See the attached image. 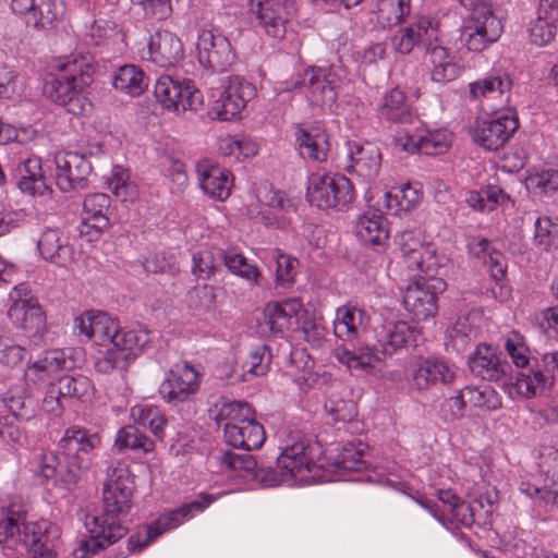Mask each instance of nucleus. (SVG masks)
Here are the masks:
<instances>
[{
    "mask_svg": "<svg viewBox=\"0 0 558 558\" xmlns=\"http://www.w3.org/2000/svg\"><path fill=\"white\" fill-rule=\"evenodd\" d=\"M133 489V476L125 464L118 463L109 469L102 488L104 510L85 515L84 525L88 537L80 541L73 553L75 558H89L126 534L120 517L131 509Z\"/></svg>",
    "mask_w": 558,
    "mask_h": 558,
    "instance_id": "1",
    "label": "nucleus"
},
{
    "mask_svg": "<svg viewBox=\"0 0 558 558\" xmlns=\"http://www.w3.org/2000/svg\"><path fill=\"white\" fill-rule=\"evenodd\" d=\"M322 448L316 441L290 436L279 447L276 466H260L256 482L264 487L304 485L328 480L323 473Z\"/></svg>",
    "mask_w": 558,
    "mask_h": 558,
    "instance_id": "2",
    "label": "nucleus"
},
{
    "mask_svg": "<svg viewBox=\"0 0 558 558\" xmlns=\"http://www.w3.org/2000/svg\"><path fill=\"white\" fill-rule=\"evenodd\" d=\"M93 58L88 53H71L56 59L50 66L45 92L52 101L65 106L93 82Z\"/></svg>",
    "mask_w": 558,
    "mask_h": 558,
    "instance_id": "3",
    "label": "nucleus"
},
{
    "mask_svg": "<svg viewBox=\"0 0 558 558\" xmlns=\"http://www.w3.org/2000/svg\"><path fill=\"white\" fill-rule=\"evenodd\" d=\"M99 445L98 434L77 426L65 430L59 441V450L66 463V473L61 478L66 489L74 487L81 474L92 466L94 450Z\"/></svg>",
    "mask_w": 558,
    "mask_h": 558,
    "instance_id": "4",
    "label": "nucleus"
},
{
    "mask_svg": "<svg viewBox=\"0 0 558 558\" xmlns=\"http://www.w3.org/2000/svg\"><path fill=\"white\" fill-rule=\"evenodd\" d=\"M256 95L255 86L239 75L220 80L219 85L208 89L209 116L222 121L241 114L248 100Z\"/></svg>",
    "mask_w": 558,
    "mask_h": 558,
    "instance_id": "5",
    "label": "nucleus"
},
{
    "mask_svg": "<svg viewBox=\"0 0 558 558\" xmlns=\"http://www.w3.org/2000/svg\"><path fill=\"white\" fill-rule=\"evenodd\" d=\"M150 342V332L144 328L126 329L119 326L111 348L98 357L95 368L102 374L122 369L134 360Z\"/></svg>",
    "mask_w": 558,
    "mask_h": 558,
    "instance_id": "6",
    "label": "nucleus"
},
{
    "mask_svg": "<svg viewBox=\"0 0 558 558\" xmlns=\"http://www.w3.org/2000/svg\"><path fill=\"white\" fill-rule=\"evenodd\" d=\"M396 244L404 265L410 270H420L428 276L439 274L445 257L438 256L436 246L426 242L420 231H401L396 235Z\"/></svg>",
    "mask_w": 558,
    "mask_h": 558,
    "instance_id": "7",
    "label": "nucleus"
},
{
    "mask_svg": "<svg viewBox=\"0 0 558 558\" xmlns=\"http://www.w3.org/2000/svg\"><path fill=\"white\" fill-rule=\"evenodd\" d=\"M154 95L165 110L175 113L197 111L203 106V95L191 80L161 75L156 81Z\"/></svg>",
    "mask_w": 558,
    "mask_h": 558,
    "instance_id": "8",
    "label": "nucleus"
},
{
    "mask_svg": "<svg viewBox=\"0 0 558 558\" xmlns=\"http://www.w3.org/2000/svg\"><path fill=\"white\" fill-rule=\"evenodd\" d=\"M306 197L320 209L347 206L353 199L352 183L340 174L314 173L308 179Z\"/></svg>",
    "mask_w": 558,
    "mask_h": 558,
    "instance_id": "9",
    "label": "nucleus"
},
{
    "mask_svg": "<svg viewBox=\"0 0 558 558\" xmlns=\"http://www.w3.org/2000/svg\"><path fill=\"white\" fill-rule=\"evenodd\" d=\"M430 277L429 280L421 277L411 280L403 292V307L416 322H426L436 316L437 294L446 289L442 279Z\"/></svg>",
    "mask_w": 558,
    "mask_h": 558,
    "instance_id": "10",
    "label": "nucleus"
},
{
    "mask_svg": "<svg viewBox=\"0 0 558 558\" xmlns=\"http://www.w3.org/2000/svg\"><path fill=\"white\" fill-rule=\"evenodd\" d=\"M338 77L330 68L313 66L304 70L291 87L301 88L307 101L317 107H330L337 99Z\"/></svg>",
    "mask_w": 558,
    "mask_h": 558,
    "instance_id": "11",
    "label": "nucleus"
},
{
    "mask_svg": "<svg viewBox=\"0 0 558 558\" xmlns=\"http://www.w3.org/2000/svg\"><path fill=\"white\" fill-rule=\"evenodd\" d=\"M519 126L515 111L507 109L485 120H476L471 130L473 141L486 150H497L510 140Z\"/></svg>",
    "mask_w": 558,
    "mask_h": 558,
    "instance_id": "12",
    "label": "nucleus"
},
{
    "mask_svg": "<svg viewBox=\"0 0 558 558\" xmlns=\"http://www.w3.org/2000/svg\"><path fill=\"white\" fill-rule=\"evenodd\" d=\"M8 317L11 323L31 335L39 333L45 327V314L38 301L31 294L27 284L15 286L9 294Z\"/></svg>",
    "mask_w": 558,
    "mask_h": 558,
    "instance_id": "13",
    "label": "nucleus"
},
{
    "mask_svg": "<svg viewBox=\"0 0 558 558\" xmlns=\"http://www.w3.org/2000/svg\"><path fill=\"white\" fill-rule=\"evenodd\" d=\"M502 34L501 21L492 10H476L464 21L461 40L470 51L481 52Z\"/></svg>",
    "mask_w": 558,
    "mask_h": 558,
    "instance_id": "14",
    "label": "nucleus"
},
{
    "mask_svg": "<svg viewBox=\"0 0 558 558\" xmlns=\"http://www.w3.org/2000/svg\"><path fill=\"white\" fill-rule=\"evenodd\" d=\"M457 377V367L442 357L420 356L409 369L411 387L417 391H427L437 385L450 386Z\"/></svg>",
    "mask_w": 558,
    "mask_h": 558,
    "instance_id": "15",
    "label": "nucleus"
},
{
    "mask_svg": "<svg viewBox=\"0 0 558 558\" xmlns=\"http://www.w3.org/2000/svg\"><path fill=\"white\" fill-rule=\"evenodd\" d=\"M202 373L187 362L175 364L161 383L159 392L172 405L190 401L198 392Z\"/></svg>",
    "mask_w": 558,
    "mask_h": 558,
    "instance_id": "16",
    "label": "nucleus"
},
{
    "mask_svg": "<svg viewBox=\"0 0 558 558\" xmlns=\"http://www.w3.org/2000/svg\"><path fill=\"white\" fill-rule=\"evenodd\" d=\"M257 26L269 37L282 39L294 14L292 0H248Z\"/></svg>",
    "mask_w": 558,
    "mask_h": 558,
    "instance_id": "17",
    "label": "nucleus"
},
{
    "mask_svg": "<svg viewBox=\"0 0 558 558\" xmlns=\"http://www.w3.org/2000/svg\"><path fill=\"white\" fill-rule=\"evenodd\" d=\"M198 62L213 72L228 71L235 61L229 39L213 29H201L197 36Z\"/></svg>",
    "mask_w": 558,
    "mask_h": 558,
    "instance_id": "18",
    "label": "nucleus"
},
{
    "mask_svg": "<svg viewBox=\"0 0 558 558\" xmlns=\"http://www.w3.org/2000/svg\"><path fill=\"white\" fill-rule=\"evenodd\" d=\"M367 446L363 442H347L322 453L323 473L328 481L344 477L347 472H360L367 468L364 460ZM327 482V480H325Z\"/></svg>",
    "mask_w": 558,
    "mask_h": 558,
    "instance_id": "19",
    "label": "nucleus"
},
{
    "mask_svg": "<svg viewBox=\"0 0 558 558\" xmlns=\"http://www.w3.org/2000/svg\"><path fill=\"white\" fill-rule=\"evenodd\" d=\"M73 330L96 345H111L119 331V322L111 315L89 310L74 317Z\"/></svg>",
    "mask_w": 558,
    "mask_h": 558,
    "instance_id": "20",
    "label": "nucleus"
},
{
    "mask_svg": "<svg viewBox=\"0 0 558 558\" xmlns=\"http://www.w3.org/2000/svg\"><path fill=\"white\" fill-rule=\"evenodd\" d=\"M438 37V23L426 15H417L414 21L400 27L391 38L393 49L402 54L410 53L420 45L428 49Z\"/></svg>",
    "mask_w": 558,
    "mask_h": 558,
    "instance_id": "21",
    "label": "nucleus"
},
{
    "mask_svg": "<svg viewBox=\"0 0 558 558\" xmlns=\"http://www.w3.org/2000/svg\"><path fill=\"white\" fill-rule=\"evenodd\" d=\"M56 184L62 192H70L84 186L86 177L90 173L88 160L77 153L59 151L54 156Z\"/></svg>",
    "mask_w": 558,
    "mask_h": 558,
    "instance_id": "22",
    "label": "nucleus"
},
{
    "mask_svg": "<svg viewBox=\"0 0 558 558\" xmlns=\"http://www.w3.org/2000/svg\"><path fill=\"white\" fill-rule=\"evenodd\" d=\"M184 56L180 37L168 29L156 31L148 40V60L160 68L178 64Z\"/></svg>",
    "mask_w": 558,
    "mask_h": 558,
    "instance_id": "23",
    "label": "nucleus"
},
{
    "mask_svg": "<svg viewBox=\"0 0 558 558\" xmlns=\"http://www.w3.org/2000/svg\"><path fill=\"white\" fill-rule=\"evenodd\" d=\"M46 522L45 520L38 522H26L25 512L21 507L10 506L3 512V517L0 519V546L8 548L19 549L25 548L32 551L31 542H26V529L29 525L39 524Z\"/></svg>",
    "mask_w": 558,
    "mask_h": 558,
    "instance_id": "24",
    "label": "nucleus"
},
{
    "mask_svg": "<svg viewBox=\"0 0 558 558\" xmlns=\"http://www.w3.org/2000/svg\"><path fill=\"white\" fill-rule=\"evenodd\" d=\"M39 256L58 267H68L74 259V250L58 228L46 227L36 240Z\"/></svg>",
    "mask_w": 558,
    "mask_h": 558,
    "instance_id": "25",
    "label": "nucleus"
},
{
    "mask_svg": "<svg viewBox=\"0 0 558 558\" xmlns=\"http://www.w3.org/2000/svg\"><path fill=\"white\" fill-rule=\"evenodd\" d=\"M73 361L68 357L64 351H47L43 356L33 362L26 368L24 376L28 383L35 386L46 384L53 385L51 381L57 377L58 372L72 367Z\"/></svg>",
    "mask_w": 558,
    "mask_h": 558,
    "instance_id": "26",
    "label": "nucleus"
},
{
    "mask_svg": "<svg viewBox=\"0 0 558 558\" xmlns=\"http://www.w3.org/2000/svg\"><path fill=\"white\" fill-rule=\"evenodd\" d=\"M196 173L199 187L210 198L225 201L228 198L232 187L231 173L208 159L196 162Z\"/></svg>",
    "mask_w": 558,
    "mask_h": 558,
    "instance_id": "27",
    "label": "nucleus"
},
{
    "mask_svg": "<svg viewBox=\"0 0 558 558\" xmlns=\"http://www.w3.org/2000/svg\"><path fill=\"white\" fill-rule=\"evenodd\" d=\"M110 207V198L104 193L88 194L83 203L84 222L81 233L88 235L89 240L98 239L109 226L107 211Z\"/></svg>",
    "mask_w": 558,
    "mask_h": 558,
    "instance_id": "28",
    "label": "nucleus"
},
{
    "mask_svg": "<svg viewBox=\"0 0 558 558\" xmlns=\"http://www.w3.org/2000/svg\"><path fill=\"white\" fill-rule=\"evenodd\" d=\"M417 335V329L404 320H385L376 329V339L385 355L414 342Z\"/></svg>",
    "mask_w": 558,
    "mask_h": 558,
    "instance_id": "29",
    "label": "nucleus"
},
{
    "mask_svg": "<svg viewBox=\"0 0 558 558\" xmlns=\"http://www.w3.org/2000/svg\"><path fill=\"white\" fill-rule=\"evenodd\" d=\"M227 493L208 494L201 493L194 500L182 505L180 508L170 511L169 513L160 517L156 522L157 531H169L180 526L185 521L191 520L198 512H203L213 502L218 500Z\"/></svg>",
    "mask_w": 558,
    "mask_h": 558,
    "instance_id": "30",
    "label": "nucleus"
},
{
    "mask_svg": "<svg viewBox=\"0 0 558 558\" xmlns=\"http://www.w3.org/2000/svg\"><path fill=\"white\" fill-rule=\"evenodd\" d=\"M471 372L485 380L497 381L507 376L510 366L501 363L495 350L487 344H478L474 353L469 357Z\"/></svg>",
    "mask_w": 558,
    "mask_h": 558,
    "instance_id": "31",
    "label": "nucleus"
},
{
    "mask_svg": "<svg viewBox=\"0 0 558 558\" xmlns=\"http://www.w3.org/2000/svg\"><path fill=\"white\" fill-rule=\"evenodd\" d=\"M19 189L31 196H44L49 192L45 182L41 159L29 156L21 159L14 170Z\"/></svg>",
    "mask_w": 558,
    "mask_h": 558,
    "instance_id": "32",
    "label": "nucleus"
},
{
    "mask_svg": "<svg viewBox=\"0 0 558 558\" xmlns=\"http://www.w3.org/2000/svg\"><path fill=\"white\" fill-rule=\"evenodd\" d=\"M223 436L228 445L246 451L260 448L266 439L264 427L255 417L238 425H225Z\"/></svg>",
    "mask_w": 558,
    "mask_h": 558,
    "instance_id": "33",
    "label": "nucleus"
},
{
    "mask_svg": "<svg viewBox=\"0 0 558 558\" xmlns=\"http://www.w3.org/2000/svg\"><path fill=\"white\" fill-rule=\"evenodd\" d=\"M348 157L351 161L349 168L367 180L374 179L380 169L381 154L371 143L363 145L355 142L349 143Z\"/></svg>",
    "mask_w": 558,
    "mask_h": 558,
    "instance_id": "34",
    "label": "nucleus"
},
{
    "mask_svg": "<svg viewBox=\"0 0 558 558\" xmlns=\"http://www.w3.org/2000/svg\"><path fill=\"white\" fill-rule=\"evenodd\" d=\"M295 143L303 158L317 162L327 160L329 141L322 126L316 125L308 130L299 128L295 132Z\"/></svg>",
    "mask_w": 558,
    "mask_h": 558,
    "instance_id": "35",
    "label": "nucleus"
},
{
    "mask_svg": "<svg viewBox=\"0 0 558 558\" xmlns=\"http://www.w3.org/2000/svg\"><path fill=\"white\" fill-rule=\"evenodd\" d=\"M355 234L366 244L381 245L389 236L387 219L380 211L368 209L357 218Z\"/></svg>",
    "mask_w": 558,
    "mask_h": 558,
    "instance_id": "36",
    "label": "nucleus"
},
{
    "mask_svg": "<svg viewBox=\"0 0 558 558\" xmlns=\"http://www.w3.org/2000/svg\"><path fill=\"white\" fill-rule=\"evenodd\" d=\"M469 253L484 263L489 270L490 277L499 282L506 277V260L504 255L495 250L490 242L482 236H473L468 242Z\"/></svg>",
    "mask_w": 558,
    "mask_h": 558,
    "instance_id": "37",
    "label": "nucleus"
},
{
    "mask_svg": "<svg viewBox=\"0 0 558 558\" xmlns=\"http://www.w3.org/2000/svg\"><path fill=\"white\" fill-rule=\"evenodd\" d=\"M26 542L32 544L29 554L33 558H56L54 539L59 537V529L50 522L29 525L26 529Z\"/></svg>",
    "mask_w": 558,
    "mask_h": 558,
    "instance_id": "38",
    "label": "nucleus"
},
{
    "mask_svg": "<svg viewBox=\"0 0 558 558\" xmlns=\"http://www.w3.org/2000/svg\"><path fill=\"white\" fill-rule=\"evenodd\" d=\"M430 62V78L436 83L453 81L460 72L456 54L442 46H430L427 49Z\"/></svg>",
    "mask_w": 558,
    "mask_h": 558,
    "instance_id": "39",
    "label": "nucleus"
},
{
    "mask_svg": "<svg viewBox=\"0 0 558 558\" xmlns=\"http://www.w3.org/2000/svg\"><path fill=\"white\" fill-rule=\"evenodd\" d=\"M378 109L380 117L391 122L408 124L413 123L415 118L404 93L399 88L388 90L383 96Z\"/></svg>",
    "mask_w": 558,
    "mask_h": 558,
    "instance_id": "40",
    "label": "nucleus"
},
{
    "mask_svg": "<svg viewBox=\"0 0 558 558\" xmlns=\"http://www.w3.org/2000/svg\"><path fill=\"white\" fill-rule=\"evenodd\" d=\"M365 318V312L357 306L351 304L342 305L336 312L333 332L338 338L353 339L357 337Z\"/></svg>",
    "mask_w": 558,
    "mask_h": 558,
    "instance_id": "41",
    "label": "nucleus"
},
{
    "mask_svg": "<svg viewBox=\"0 0 558 558\" xmlns=\"http://www.w3.org/2000/svg\"><path fill=\"white\" fill-rule=\"evenodd\" d=\"M512 86L510 76L506 73H493L470 83V96L474 100L497 99L509 93Z\"/></svg>",
    "mask_w": 558,
    "mask_h": 558,
    "instance_id": "42",
    "label": "nucleus"
},
{
    "mask_svg": "<svg viewBox=\"0 0 558 558\" xmlns=\"http://www.w3.org/2000/svg\"><path fill=\"white\" fill-rule=\"evenodd\" d=\"M1 401L13 416L22 421H31L37 415L36 399L20 387L9 388L3 393Z\"/></svg>",
    "mask_w": 558,
    "mask_h": 558,
    "instance_id": "43",
    "label": "nucleus"
},
{
    "mask_svg": "<svg viewBox=\"0 0 558 558\" xmlns=\"http://www.w3.org/2000/svg\"><path fill=\"white\" fill-rule=\"evenodd\" d=\"M335 356L338 362L345 365L349 369L361 371L366 374L371 373L376 363L380 361L379 354L371 345H362L353 351L345 348H337Z\"/></svg>",
    "mask_w": 558,
    "mask_h": 558,
    "instance_id": "44",
    "label": "nucleus"
},
{
    "mask_svg": "<svg viewBox=\"0 0 558 558\" xmlns=\"http://www.w3.org/2000/svg\"><path fill=\"white\" fill-rule=\"evenodd\" d=\"M255 417L252 407L241 400L221 398L215 404V418L219 425H238Z\"/></svg>",
    "mask_w": 558,
    "mask_h": 558,
    "instance_id": "45",
    "label": "nucleus"
},
{
    "mask_svg": "<svg viewBox=\"0 0 558 558\" xmlns=\"http://www.w3.org/2000/svg\"><path fill=\"white\" fill-rule=\"evenodd\" d=\"M477 338V329L471 323L470 316L459 317L456 323L447 329L446 349L461 353L470 348Z\"/></svg>",
    "mask_w": 558,
    "mask_h": 558,
    "instance_id": "46",
    "label": "nucleus"
},
{
    "mask_svg": "<svg viewBox=\"0 0 558 558\" xmlns=\"http://www.w3.org/2000/svg\"><path fill=\"white\" fill-rule=\"evenodd\" d=\"M113 87L126 95L138 96L148 86L145 73L136 65H123L114 73Z\"/></svg>",
    "mask_w": 558,
    "mask_h": 558,
    "instance_id": "47",
    "label": "nucleus"
},
{
    "mask_svg": "<svg viewBox=\"0 0 558 558\" xmlns=\"http://www.w3.org/2000/svg\"><path fill=\"white\" fill-rule=\"evenodd\" d=\"M114 447L119 451L129 449L143 454L155 451V442L134 425H126L117 432Z\"/></svg>",
    "mask_w": 558,
    "mask_h": 558,
    "instance_id": "48",
    "label": "nucleus"
},
{
    "mask_svg": "<svg viewBox=\"0 0 558 558\" xmlns=\"http://www.w3.org/2000/svg\"><path fill=\"white\" fill-rule=\"evenodd\" d=\"M420 201V193L410 183L392 187L384 194V207L392 215L412 209Z\"/></svg>",
    "mask_w": 558,
    "mask_h": 558,
    "instance_id": "49",
    "label": "nucleus"
},
{
    "mask_svg": "<svg viewBox=\"0 0 558 558\" xmlns=\"http://www.w3.org/2000/svg\"><path fill=\"white\" fill-rule=\"evenodd\" d=\"M130 415L134 423L148 427L156 438L163 439L167 420L158 407L136 404L131 408Z\"/></svg>",
    "mask_w": 558,
    "mask_h": 558,
    "instance_id": "50",
    "label": "nucleus"
},
{
    "mask_svg": "<svg viewBox=\"0 0 558 558\" xmlns=\"http://www.w3.org/2000/svg\"><path fill=\"white\" fill-rule=\"evenodd\" d=\"M56 386L62 398L86 401L94 393L92 380L84 375H64L58 378Z\"/></svg>",
    "mask_w": 558,
    "mask_h": 558,
    "instance_id": "51",
    "label": "nucleus"
},
{
    "mask_svg": "<svg viewBox=\"0 0 558 558\" xmlns=\"http://www.w3.org/2000/svg\"><path fill=\"white\" fill-rule=\"evenodd\" d=\"M507 199L506 193L497 185H489L482 191H470L466 194L465 202L476 211L489 213L497 205L502 204Z\"/></svg>",
    "mask_w": 558,
    "mask_h": 558,
    "instance_id": "52",
    "label": "nucleus"
},
{
    "mask_svg": "<svg viewBox=\"0 0 558 558\" xmlns=\"http://www.w3.org/2000/svg\"><path fill=\"white\" fill-rule=\"evenodd\" d=\"M553 386L554 378L545 376L541 371L519 373L514 383L517 392L524 398H533Z\"/></svg>",
    "mask_w": 558,
    "mask_h": 558,
    "instance_id": "53",
    "label": "nucleus"
},
{
    "mask_svg": "<svg viewBox=\"0 0 558 558\" xmlns=\"http://www.w3.org/2000/svg\"><path fill=\"white\" fill-rule=\"evenodd\" d=\"M272 355L270 349L265 344L253 347L245 361L242 364L244 380H250V377H258L265 375L269 371V365Z\"/></svg>",
    "mask_w": 558,
    "mask_h": 558,
    "instance_id": "54",
    "label": "nucleus"
},
{
    "mask_svg": "<svg viewBox=\"0 0 558 558\" xmlns=\"http://www.w3.org/2000/svg\"><path fill=\"white\" fill-rule=\"evenodd\" d=\"M410 12V0H379L377 20L383 26L398 25Z\"/></svg>",
    "mask_w": 558,
    "mask_h": 558,
    "instance_id": "55",
    "label": "nucleus"
},
{
    "mask_svg": "<svg viewBox=\"0 0 558 558\" xmlns=\"http://www.w3.org/2000/svg\"><path fill=\"white\" fill-rule=\"evenodd\" d=\"M218 256L222 259L223 264L230 272L236 275L248 282L257 283L260 276L259 269L256 265L248 263L247 258L239 253H227L218 251Z\"/></svg>",
    "mask_w": 558,
    "mask_h": 558,
    "instance_id": "56",
    "label": "nucleus"
},
{
    "mask_svg": "<svg viewBox=\"0 0 558 558\" xmlns=\"http://www.w3.org/2000/svg\"><path fill=\"white\" fill-rule=\"evenodd\" d=\"M464 393L468 395V402L484 411H496L501 408V398L498 392L489 385L477 387H465Z\"/></svg>",
    "mask_w": 558,
    "mask_h": 558,
    "instance_id": "57",
    "label": "nucleus"
},
{
    "mask_svg": "<svg viewBox=\"0 0 558 558\" xmlns=\"http://www.w3.org/2000/svg\"><path fill=\"white\" fill-rule=\"evenodd\" d=\"M451 143L452 134L447 130H422L420 153L429 156L445 154L450 148Z\"/></svg>",
    "mask_w": 558,
    "mask_h": 558,
    "instance_id": "58",
    "label": "nucleus"
},
{
    "mask_svg": "<svg viewBox=\"0 0 558 558\" xmlns=\"http://www.w3.org/2000/svg\"><path fill=\"white\" fill-rule=\"evenodd\" d=\"M534 244L543 250H558V223L551 218L538 217L534 223Z\"/></svg>",
    "mask_w": 558,
    "mask_h": 558,
    "instance_id": "59",
    "label": "nucleus"
},
{
    "mask_svg": "<svg viewBox=\"0 0 558 558\" xmlns=\"http://www.w3.org/2000/svg\"><path fill=\"white\" fill-rule=\"evenodd\" d=\"M109 189L122 201H132L136 196V186L130 181V173L123 167L114 166L109 179Z\"/></svg>",
    "mask_w": 558,
    "mask_h": 558,
    "instance_id": "60",
    "label": "nucleus"
},
{
    "mask_svg": "<svg viewBox=\"0 0 558 558\" xmlns=\"http://www.w3.org/2000/svg\"><path fill=\"white\" fill-rule=\"evenodd\" d=\"M505 349L517 367L523 368L529 365L530 351L525 343V339L521 333L518 331L509 332L505 337Z\"/></svg>",
    "mask_w": 558,
    "mask_h": 558,
    "instance_id": "61",
    "label": "nucleus"
},
{
    "mask_svg": "<svg viewBox=\"0 0 558 558\" xmlns=\"http://www.w3.org/2000/svg\"><path fill=\"white\" fill-rule=\"evenodd\" d=\"M526 185L541 194L558 190V167L541 169L529 175Z\"/></svg>",
    "mask_w": 558,
    "mask_h": 558,
    "instance_id": "62",
    "label": "nucleus"
},
{
    "mask_svg": "<svg viewBox=\"0 0 558 558\" xmlns=\"http://www.w3.org/2000/svg\"><path fill=\"white\" fill-rule=\"evenodd\" d=\"M272 257L277 264L276 282L278 284H289L293 282L298 271L299 260L291 255L282 253L280 250H276Z\"/></svg>",
    "mask_w": 558,
    "mask_h": 558,
    "instance_id": "63",
    "label": "nucleus"
},
{
    "mask_svg": "<svg viewBox=\"0 0 558 558\" xmlns=\"http://www.w3.org/2000/svg\"><path fill=\"white\" fill-rule=\"evenodd\" d=\"M558 24L534 19L529 26V36L532 44L544 47L549 45L556 37Z\"/></svg>",
    "mask_w": 558,
    "mask_h": 558,
    "instance_id": "64",
    "label": "nucleus"
}]
</instances>
